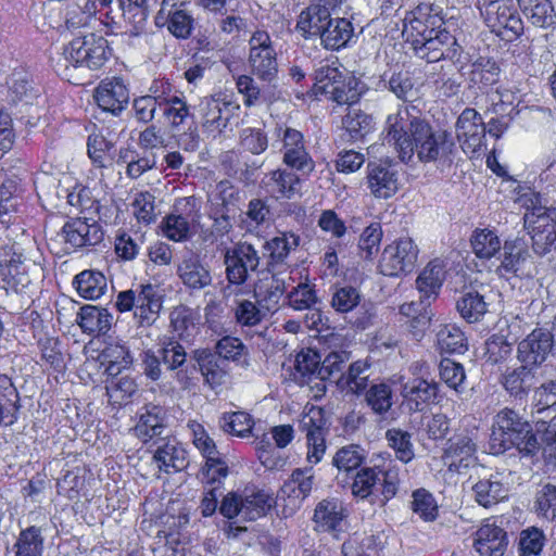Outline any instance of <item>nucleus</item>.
Here are the masks:
<instances>
[{"label": "nucleus", "instance_id": "nucleus-20", "mask_svg": "<svg viewBox=\"0 0 556 556\" xmlns=\"http://www.w3.org/2000/svg\"><path fill=\"white\" fill-rule=\"evenodd\" d=\"M477 444L469 434H456L448 440V446L444 453V462L450 470L462 472L477 462Z\"/></svg>", "mask_w": 556, "mask_h": 556}, {"label": "nucleus", "instance_id": "nucleus-49", "mask_svg": "<svg viewBox=\"0 0 556 556\" xmlns=\"http://www.w3.org/2000/svg\"><path fill=\"white\" fill-rule=\"evenodd\" d=\"M475 255L480 260H490L502 249V242L495 231L484 228L476 229L470 238Z\"/></svg>", "mask_w": 556, "mask_h": 556}, {"label": "nucleus", "instance_id": "nucleus-63", "mask_svg": "<svg viewBox=\"0 0 556 556\" xmlns=\"http://www.w3.org/2000/svg\"><path fill=\"white\" fill-rule=\"evenodd\" d=\"M235 319L241 327H253L268 315L257 301L239 300L233 308Z\"/></svg>", "mask_w": 556, "mask_h": 556}, {"label": "nucleus", "instance_id": "nucleus-37", "mask_svg": "<svg viewBox=\"0 0 556 556\" xmlns=\"http://www.w3.org/2000/svg\"><path fill=\"white\" fill-rule=\"evenodd\" d=\"M1 281L16 293L28 292L33 283L21 255H14L5 266L1 265L0 282Z\"/></svg>", "mask_w": 556, "mask_h": 556}, {"label": "nucleus", "instance_id": "nucleus-61", "mask_svg": "<svg viewBox=\"0 0 556 556\" xmlns=\"http://www.w3.org/2000/svg\"><path fill=\"white\" fill-rule=\"evenodd\" d=\"M170 328L177 339L189 341L195 332V324L191 311L186 306H177L169 314Z\"/></svg>", "mask_w": 556, "mask_h": 556}, {"label": "nucleus", "instance_id": "nucleus-2", "mask_svg": "<svg viewBox=\"0 0 556 556\" xmlns=\"http://www.w3.org/2000/svg\"><path fill=\"white\" fill-rule=\"evenodd\" d=\"M511 447L522 456H532L539 451V443L530 424L505 407L494 416L489 448L491 454L500 455Z\"/></svg>", "mask_w": 556, "mask_h": 556}, {"label": "nucleus", "instance_id": "nucleus-29", "mask_svg": "<svg viewBox=\"0 0 556 556\" xmlns=\"http://www.w3.org/2000/svg\"><path fill=\"white\" fill-rule=\"evenodd\" d=\"M532 415H544L538 417L536 422L546 424L545 417L556 413V381L541 378V382L533 389L531 400Z\"/></svg>", "mask_w": 556, "mask_h": 556}, {"label": "nucleus", "instance_id": "nucleus-40", "mask_svg": "<svg viewBox=\"0 0 556 556\" xmlns=\"http://www.w3.org/2000/svg\"><path fill=\"white\" fill-rule=\"evenodd\" d=\"M384 546L382 533L354 535L342 546L344 556H381Z\"/></svg>", "mask_w": 556, "mask_h": 556}, {"label": "nucleus", "instance_id": "nucleus-9", "mask_svg": "<svg viewBox=\"0 0 556 556\" xmlns=\"http://www.w3.org/2000/svg\"><path fill=\"white\" fill-rule=\"evenodd\" d=\"M299 427L306 438V460L311 465L320 463L327 450L326 434L328 432L324 409L318 406L306 408Z\"/></svg>", "mask_w": 556, "mask_h": 556}, {"label": "nucleus", "instance_id": "nucleus-12", "mask_svg": "<svg viewBox=\"0 0 556 556\" xmlns=\"http://www.w3.org/2000/svg\"><path fill=\"white\" fill-rule=\"evenodd\" d=\"M553 351H556L554 334L545 328H535L518 343L517 359L544 370L542 365Z\"/></svg>", "mask_w": 556, "mask_h": 556}, {"label": "nucleus", "instance_id": "nucleus-22", "mask_svg": "<svg viewBox=\"0 0 556 556\" xmlns=\"http://www.w3.org/2000/svg\"><path fill=\"white\" fill-rule=\"evenodd\" d=\"M155 450L153 459L161 470L169 473L180 471L187 467V452L184 446L173 437H162L154 441Z\"/></svg>", "mask_w": 556, "mask_h": 556}, {"label": "nucleus", "instance_id": "nucleus-10", "mask_svg": "<svg viewBox=\"0 0 556 556\" xmlns=\"http://www.w3.org/2000/svg\"><path fill=\"white\" fill-rule=\"evenodd\" d=\"M261 263L258 251L248 242H239L232 248H228L224 254V264L226 266V278L229 283L241 286L250 273L257 270Z\"/></svg>", "mask_w": 556, "mask_h": 556}, {"label": "nucleus", "instance_id": "nucleus-35", "mask_svg": "<svg viewBox=\"0 0 556 556\" xmlns=\"http://www.w3.org/2000/svg\"><path fill=\"white\" fill-rule=\"evenodd\" d=\"M444 270L439 263H429L416 279V287L420 293L421 303L430 304L439 295Z\"/></svg>", "mask_w": 556, "mask_h": 556}, {"label": "nucleus", "instance_id": "nucleus-28", "mask_svg": "<svg viewBox=\"0 0 556 556\" xmlns=\"http://www.w3.org/2000/svg\"><path fill=\"white\" fill-rule=\"evenodd\" d=\"M501 250V263L496 267V273L501 276L505 274L518 276L530 256L527 245L521 239H515L505 241Z\"/></svg>", "mask_w": 556, "mask_h": 556}, {"label": "nucleus", "instance_id": "nucleus-17", "mask_svg": "<svg viewBox=\"0 0 556 556\" xmlns=\"http://www.w3.org/2000/svg\"><path fill=\"white\" fill-rule=\"evenodd\" d=\"M456 39L444 28H434L424 41H416L415 54L429 63L452 59L456 52Z\"/></svg>", "mask_w": 556, "mask_h": 556}, {"label": "nucleus", "instance_id": "nucleus-5", "mask_svg": "<svg viewBox=\"0 0 556 556\" xmlns=\"http://www.w3.org/2000/svg\"><path fill=\"white\" fill-rule=\"evenodd\" d=\"M274 498L261 490H245L242 494L229 493L219 506V513L228 518L240 517L243 521L256 520L267 514Z\"/></svg>", "mask_w": 556, "mask_h": 556}, {"label": "nucleus", "instance_id": "nucleus-14", "mask_svg": "<svg viewBox=\"0 0 556 556\" xmlns=\"http://www.w3.org/2000/svg\"><path fill=\"white\" fill-rule=\"evenodd\" d=\"M543 372L536 366L520 363L517 367L507 368L502 374L500 383L510 397L522 401L541 382Z\"/></svg>", "mask_w": 556, "mask_h": 556}, {"label": "nucleus", "instance_id": "nucleus-27", "mask_svg": "<svg viewBox=\"0 0 556 556\" xmlns=\"http://www.w3.org/2000/svg\"><path fill=\"white\" fill-rule=\"evenodd\" d=\"M471 490L475 501L483 507L496 505L508 496L509 491L500 472L493 473L489 478L479 479Z\"/></svg>", "mask_w": 556, "mask_h": 556}, {"label": "nucleus", "instance_id": "nucleus-23", "mask_svg": "<svg viewBox=\"0 0 556 556\" xmlns=\"http://www.w3.org/2000/svg\"><path fill=\"white\" fill-rule=\"evenodd\" d=\"M345 518V509L341 502L336 498H325L316 505L313 521L317 531L330 532L337 536L343 531Z\"/></svg>", "mask_w": 556, "mask_h": 556}, {"label": "nucleus", "instance_id": "nucleus-45", "mask_svg": "<svg viewBox=\"0 0 556 556\" xmlns=\"http://www.w3.org/2000/svg\"><path fill=\"white\" fill-rule=\"evenodd\" d=\"M460 316L468 323H477L488 312L484 295L478 290L469 289L463 292L456 303Z\"/></svg>", "mask_w": 556, "mask_h": 556}, {"label": "nucleus", "instance_id": "nucleus-21", "mask_svg": "<svg viewBox=\"0 0 556 556\" xmlns=\"http://www.w3.org/2000/svg\"><path fill=\"white\" fill-rule=\"evenodd\" d=\"M166 418V409L164 407L151 403L144 405L134 427L135 435L143 443L162 438L167 428Z\"/></svg>", "mask_w": 556, "mask_h": 556}, {"label": "nucleus", "instance_id": "nucleus-43", "mask_svg": "<svg viewBox=\"0 0 556 556\" xmlns=\"http://www.w3.org/2000/svg\"><path fill=\"white\" fill-rule=\"evenodd\" d=\"M161 110L167 125L173 132H177L181 125H184L189 117L192 116L190 106L187 104L185 97L168 96L163 97Z\"/></svg>", "mask_w": 556, "mask_h": 556}, {"label": "nucleus", "instance_id": "nucleus-6", "mask_svg": "<svg viewBox=\"0 0 556 556\" xmlns=\"http://www.w3.org/2000/svg\"><path fill=\"white\" fill-rule=\"evenodd\" d=\"M249 66L251 73L264 83H273L277 78V52L269 34L256 30L249 40Z\"/></svg>", "mask_w": 556, "mask_h": 556}, {"label": "nucleus", "instance_id": "nucleus-46", "mask_svg": "<svg viewBox=\"0 0 556 556\" xmlns=\"http://www.w3.org/2000/svg\"><path fill=\"white\" fill-rule=\"evenodd\" d=\"M387 89L403 102L402 105H414L419 98V89L408 72L393 73L387 81Z\"/></svg>", "mask_w": 556, "mask_h": 556}, {"label": "nucleus", "instance_id": "nucleus-3", "mask_svg": "<svg viewBox=\"0 0 556 556\" xmlns=\"http://www.w3.org/2000/svg\"><path fill=\"white\" fill-rule=\"evenodd\" d=\"M110 55L111 49L108 40L102 36L89 34L74 38L63 48L62 53L52 58V62L55 73L71 81L73 79L72 70H100L108 62Z\"/></svg>", "mask_w": 556, "mask_h": 556}, {"label": "nucleus", "instance_id": "nucleus-60", "mask_svg": "<svg viewBox=\"0 0 556 556\" xmlns=\"http://www.w3.org/2000/svg\"><path fill=\"white\" fill-rule=\"evenodd\" d=\"M378 470L380 477L381 494L383 496V501L388 502L393 498L399 491L401 482L400 468L392 459H389L379 463Z\"/></svg>", "mask_w": 556, "mask_h": 556}, {"label": "nucleus", "instance_id": "nucleus-4", "mask_svg": "<svg viewBox=\"0 0 556 556\" xmlns=\"http://www.w3.org/2000/svg\"><path fill=\"white\" fill-rule=\"evenodd\" d=\"M476 7L496 35L513 40L522 34L523 22L513 0H477Z\"/></svg>", "mask_w": 556, "mask_h": 556}, {"label": "nucleus", "instance_id": "nucleus-25", "mask_svg": "<svg viewBox=\"0 0 556 556\" xmlns=\"http://www.w3.org/2000/svg\"><path fill=\"white\" fill-rule=\"evenodd\" d=\"M177 276L191 290H202L211 286L213 280L207 265L193 254L184 257L178 264Z\"/></svg>", "mask_w": 556, "mask_h": 556}, {"label": "nucleus", "instance_id": "nucleus-7", "mask_svg": "<svg viewBox=\"0 0 556 556\" xmlns=\"http://www.w3.org/2000/svg\"><path fill=\"white\" fill-rule=\"evenodd\" d=\"M276 137L281 141L282 162L286 166L309 175L315 169V161L311 156L303 134L289 126H278Z\"/></svg>", "mask_w": 556, "mask_h": 556}, {"label": "nucleus", "instance_id": "nucleus-64", "mask_svg": "<svg viewBox=\"0 0 556 556\" xmlns=\"http://www.w3.org/2000/svg\"><path fill=\"white\" fill-rule=\"evenodd\" d=\"M113 142L101 134H90L87 141V152L92 164L98 168L106 167L111 162L110 151Z\"/></svg>", "mask_w": 556, "mask_h": 556}, {"label": "nucleus", "instance_id": "nucleus-59", "mask_svg": "<svg viewBox=\"0 0 556 556\" xmlns=\"http://www.w3.org/2000/svg\"><path fill=\"white\" fill-rule=\"evenodd\" d=\"M501 70L497 63L491 59L479 58L470 73V81L481 87H489L500 79Z\"/></svg>", "mask_w": 556, "mask_h": 556}, {"label": "nucleus", "instance_id": "nucleus-51", "mask_svg": "<svg viewBox=\"0 0 556 556\" xmlns=\"http://www.w3.org/2000/svg\"><path fill=\"white\" fill-rule=\"evenodd\" d=\"M157 354L167 370L181 369L187 362V352L176 338L164 337L160 340Z\"/></svg>", "mask_w": 556, "mask_h": 556}, {"label": "nucleus", "instance_id": "nucleus-53", "mask_svg": "<svg viewBox=\"0 0 556 556\" xmlns=\"http://www.w3.org/2000/svg\"><path fill=\"white\" fill-rule=\"evenodd\" d=\"M379 464L361 468L353 480L351 490L355 497L365 500L374 493V490L380 484Z\"/></svg>", "mask_w": 556, "mask_h": 556}, {"label": "nucleus", "instance_id": "nucleus-47", "mask_svg": "<svg viewBox=\"0 0 556 556\" xmlns=\"http://www.w3.org/2000/svg\"><path fill=\"white\" fill-rule=\"evenodd\" d=\"M195 358L205 382L211 388L219 387L225 382L227 372L223 367L224 362L219 357L203 350L195 352Z\"/></svg>", "mask_w": 556, "mask_h": 556}, {"label": "nucleus", "instance_id": "nucleus-62", "mask_svg": "<svg viewBox=\"0 0 556 556\" xmlns=\"http://www.w3.org/2000/svg\"><path fill=\"white\" fill-rule=\"evenodd\" d=\"M358 80L348 74H344L334 87H331L328 97L338 104H353L359 100L361 90Z\"/></svg>", "mask_w": 556, "mask_h": 556}, {"label": "nucleus", "instance_id": "nucleus-26", "mask_svg": "<svg viewBox=\"0 0 556 556\" xmlns=\"http://www.w3.org/2000/svg\"><path fill=\"white\" fill-rule=\"evenodd\" d=\"M473 546L480 556H503L507 546L506 532L488 521L476 532Z\"/></svg>", "mask_w": 556, "mask_h": 556}, {"label": "nucleus", "instance_id": "nucleus-56", "mask_svg": "<svg viewBox=\"0 0 556 556\" xmlns=\"http://www.w3.org/2000/svg\"><path fill=\"white\" fill-rule=\"evenodd\" d=\"M162 94H146L136 97L131 103V111L135 119L140 124H152L155 118L157 109L162 108Z\"/></svg>", "mask_w": 556, "mask_h": 556}, {"label": "nucleus", "instance_id": "nucleus-13", "mask_svg": "<svg viewBox=\"0 0 556 556\" xmlns=\"http://www.w3.org/2000/svg\"><path fill=\"white\" fill-rule=\"evenodd\" d=\"M365 181L375 199L388 200L400 189V173L387 162H368Z\"/></svg>", "mask_w": 556, "mask_h": 556}, {"label": "nucleus", "instance_id": "nucleus-42", "mask_svg": "<svg viewBox=\"0 0 556 556\" xmlns=\"http://www.w3.org/2000/svg\"><path fill=\"white\" fill-rule=\"evenodd\" d=\"M18 412V393L11 379L0 375V425L11 426Z\"/></svg>", "mask_w": 556, "mask_h": 556}, {"label": "nucleus", "instance_id": "nucleus-54", "mask_svg": "<svg viewBox=\"0 0 556 556\" xmlns=\"http://www.w3.org/2000/svg\"><path fill=\"white\" fill-rule=\"evenodd\" d=\"M437 343L444 353H464L467 350L466 337L455 325L442 326L437 333Z\"/></svg>", "mask_w": 556, "mask_h": 556}, {"label": "nucleus", "instance_id": "nucleus-52", "mask_svg": "<svg viewBox=\"0 0 556 556\" xmlns=\"http://www.w3.org/2000/svg\"><path fill=\"white\" fill-rule=\"evenodd\" d=\"M437 395V386L427 380L416 378L404 384L403 396L414 403L412 409L420 410L421 405L430 402Z\"/></svg>", "mask_w": 556, "mask_h": 556}, {"label": "nucleus", "instance_id": "nucleus-34", "mask_svg": "<svg viewBox=\"0 0 556 556\" xmlns=\"http://www.w3.org/2000/svg\"><path fill=\"white\" fill-rule=\"evenodd\" d=\"M228 105V102L215 97L201 99L199 112L202 127L210 132H220L227 126L228 118L223 117V111Z\"/></svg>", "mask_w": 556, "mask_h": 556}, {"label": "nucleus", "instance_id": "nucleus-38", "mask_svg": "<svg viewBox=\"0 0 556 556\" xmlns=\"http://www.w3.org/2000/svg\"><path fill=\"white\" fill-rule=\"evenodd\" d=\"M73 285L77 293L86 300H98L108 289L106 277L93 269H86L76 275Z\"/></svg>", "mask_w": 556, "mask_h": 556}, {"label": "nucleus", "instance_id": "nucleus-50", "mask_svg": "<svg viewBox=\"0 0 556 556\" xmlns=\"http://www.w3.org/2000/svg\"><path fill=\"white\" fill-rule=\"evenodd\" d=\"M125 21L131 24V33L139 35L146 27L150 13L149 0H117Z\"/></svg>", "mask_w": 556, "mask_h": 556}, {"label": "nucleus", "instance_id": "nucleus-19", "mask_svg": "<svg viewBox=\"0 0 556 556\" xmlns=\"http://www.w3.org/2000/svg\"><path fill=\"white\" fill-rule=\"evenodd\" d=\"M62 236L66 244L74 249L91 247L103 240L101 226L88 222L87 217L71 218L62 227Z\"/></svg>", "mask_w": 556, "mask_h": 556}, {"label": "nucleus", "instance_id": "nucleus-1", "mask_svg": "<svg viewBox=\"0 0 556 556\" xmlns=\"http://www.w3.org/2000/svg\"><path fill=\"white\" fill-rule=\"evenodd\" d=\"M383 134L404 163L415 155L421 163L435 162L447 157L454 148L451 134L435 130L416 105H397L396 112L387 116Z\"/></svg>", "mask_w": 556, "mask_h": 556}, {"label": "nucleus", "instance_id": "nucleus-57", "mask_svg": "<svg viewBox=\"0 0 556 556\" xmlns=\"http://www.w3.org/2000/svg\"><path fill=\"white\" fill-rule=\"evenodd\" d=\"M369 368L370 363L367 359L355 361L349 366L348 371L344 374L343 380L352 393L361 395L363 392H365L369 386Z\"/></svg>", "mask_w": 556, "mask_h": 556}, {"label": "nucleus", "instance_id": "nucleus-24", "mask_svg": "<svg viewBox=\"0 0 556 556\" xmlns=\"http://www.w3.org/2000/svg\"><path fill=\"white\" fill-rule=\"evenodd\" d=\"M300 185L296 174L280 168L265 174L261 180V187L276 200L293 199L300 193Z\"/></svg>", "mask_w": 556, "mask_h": 556}, {"label": "nucleus", "instance_id": "nucleus-41", "mask_svg": "<svg viewBox=\"0 0 556 556\" xmlns=\"http://www.w3.org/2000/svg\"><path fill=\"white\" fill-rule=\"evenodd\" d=\"M15 556H43L45 536L42 528L29 526L21 530L13 545Z\"/></svg>", "mask_w": 556, "mask_h": 556}, {"label": "nucleus", "instance_id": "nucleus-33", "mask_svg": "<svg viewBox=\"0 0 556 556\" xmlns=\"http://www.w3.org/2000/svg\"><path fill=\"white\" fill-rule=\"evenodd\" d=\"M522 14L533 26L547 28L555 24L556 12L552 0H517Z\"/></svg>", "mask_w": 556, "mask_h": 556}, {"label": "nucleus", "instance_id": "nucleus-16", "mask_svg": "<svg viewBox=\"0 0 556 556\" xmlns=\"http://www.w3.org/2000/svg\"><path fill=\"white\" fill-rule=\"evenodd\" d=\"M456 136L467 154H475L484 146L485 125L475 109H465L456 122Z\"/></svg>", "mask_w": 556, "mask_h": 556}, {"label": "nucleus", "instance_id": "nucleus-11", "mask_svg": "<svg viewBox=\"0 0 556 556\" xmlns=\"http://www.w3.org/2000/svg\"><path fill=\"white\" fill-rule=\"evenodd\" d=\"M533 251L543 256L551 251L556 241V212L554 208L539 206L526 214Z\"/></svg>", "mask_w": 556, "mask_h": 556}, {"label": "nucleus", "instance_id": "nucleus-58", "mask_svg": "<svg viewBox=\"0 0 556 556\" xmlns=\"http://www.w3.org/2000/svg\"><path fill=\"white\" fill-rule=\"evenodd\" d=\"M386 439L389 446L394 450L396 458L402 463L407 464L415 457L409 432L392 428L386 432Z\"/></svg>", "mask_w": 556, "mask_h": 556}, {"label": "nucleus", "instance_id": "nucleus-15", "mask_svg": "<svg viewBox=\"0 0 556 556\" xmlns=\"http://www.w3.org/2000/svg\"><path fill=\"white\" fill-rule=\"evenodd\" d=\"M343 0H311V3L299 15L296 29L305 39L318 38L325 24L331 18V11Z\"/></svg>", "mask_w": 556, "mask_h": 556}, {"label": "nucleus", "instance_id": "nucleus-36", "mask_svg": "<svg viewBox=\"0 0 556 556\" xmlns=\"http://www.w3.org/2000/svg\"><path fill=\"white\" fill-rule=\"evenodd\" d=\"M300 244V237L293 232H283L266 241L264 249L269 253L267 270L274 273L277 266L283 265L287 256Z\"/></svg>", "mask_w": 556, "mask_h": 556}, {"label": "nucleus", "instance_id": "nucleus-30", "mask_svg": "<svg viewBox=\"0 0 556 556\" xmlns=\"http://www.w3.org/2000/svg\"><path fill=\"white\" fill-rule=\"evenodd\" d=\"M135 291L134 311L140 323H150L162 306L157 296L156 287L151 283L139 285L132 288Z\"/></svg>", "mask_w": 556, "mask_h": 556}, {"label": "nucleus", "instance_id": "nucleus-18", "mask_svg": "<svg viewBox=\"0 0 556 556\" xmlns=\"http://www.w3.org/2000/svg\"><path fill=\"white\" fill-rule=\"evenodd\" d=\"M98 106L114 116H118L129 103V90L118 77L102 80L94 90Z\"/></svg>", "mask_w": 556, "mask_h": 556}, {"label": "nucleus", "instance_id": "nucleus-55", "mask_svg": "<svg viewBox=\"0 0 556 556\" xmlns=\"http://www.w3.org/2000/svg\"><path fill=\"white\" fill-rule=\"evenodd\" d=\"M366 458L365 450L357 444L339 448L332 457V465L339 470L351 472L361 467Z\"/></svg>", "mask_w": 556, "mask_h": 556}, {"label": "nucleus", "instance_id": "nucleus-39", "mask_svg": "<svg viewBox=\"0 0 556 556\" xmlns=\"http://www.w3.org/2000/svg\"><path fill=\"white\" fill-rule=\"evenodd\" d=\"M314 486L315 476L313 467L296 468L283 484L281 492L289 497L302 502L311 495Z\"/></svg>", "mask_w": 556, "mask_h": 556}, {"label": "nucleus", "instance_id": "nucleus-31", "mask_svg": "<svg viewBox=\"0 0 556 556\" xmlns=\"http://www.w3.org/2000/svg\"><path fill=\"white\" fill-rule=\"evenodd\" d=\"M318 36L323 47L327 50L344 48L353 37L354 28L346 18H330Z\"/></svg>", "mask_w": 556, "mask_h": 556}, {"label": "nucleus", "instance_id": "nucleus-44", "mask_svg": "<svg viewBox=\"0 0 556 556\" xmlns=\"http://www.w3.org/2000/svg\"><path fill=\"white\" fill-rule=\"evenodd\" d=\"M362 394H364L365 403L377 415L387 414L393 405L392 388L384 381L370 383Z\"/></svg>", "mask_w": 556, "mask_h": 556}, {"label": "nucleus", "instance_id": "nucleus-32", "mask_svg": "<svg viewBox=\"0 0 556 556\" xmlns=\"http://www.w3.org/2000/svg\"><path fill=\"white\" fill-rule=\"evenodd\" d=\"M113 316L108 309L94 305L80 308L76 321L84 332L89 334H105L112 326Z\"/></svg>", "mask_w": 556, "mask_h": 556}, {"label": "nucleus", "instance_id": "nucleus-48", "mask_svg": "<svg viewBox=\"0 0 556 556\" xmlns=\"http://www.w3.org/2000/svg\"><path fill=\"white\" fill-rule=\"evenodd\" d=\"M350 359V353L346 351H334L329 353L323 362H320V368L317 371V379L319 382L316 387L319 391L325 392L326 387L325 380L328 379H343L344 374L342 372L344 364Z\"/></svg>", "mask_w": 556, "mask_h": 556}, {"label": "nucleus", "instance_id": "nucleus-8", "mask_svg": "<svg viewBox=\"0 0 556 556\" xmlns=\"http://www.w3.org/2000/svg\"><path fill=\"white\" fill-rule=\"evenodd\" d=\"M419 249L412 238L403 237L388 244L379 263L380 273L397 277L413 271L418 261Z\"/></svg>", "mask_w": 556, "mask_h": 556}]
</instances>
